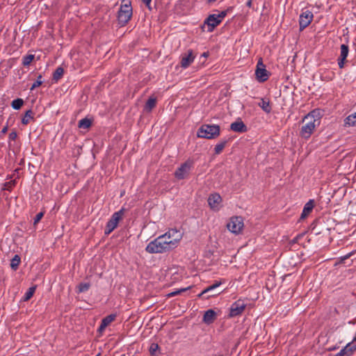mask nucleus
<instances>
[{
	"instance_id": "09e8293b",
	"label": "nucleus",
	"mask_w": 356,
	"mask_h": 356,
	"mask_svg": "<svg viewBox=\"0 0 356 356\" xmlns=\"http://www.w3.org/2000/svg\"><path fill=\"white\" fill-rule=\"evenodd\" d=\"M7 184H9V186H11V182H8Z\"/></svg>"
},
{
	"instance_id": "f8f14e48",
	"label": "nucleus",
	"mask_w": 356,
	"mask_h": 356,
	"mask_svg": "<svg viewBox=\"0 0 356 356\" xmlns=\"http://www.w3.org/2000/svg\"><path fill=\"white\" fill-rule=\"evenodd\" d=\"M222 197L218 193H213L209 196L208 204L213 211H219L221 207Z\"/></svg>"
},
{
	"instance_id": "37998d69",
	"label": "nucleus",
	"mask_w": 356,
	"mask_h": 356,
	"mask_svg": "<svg viewBox=\"0 0 356 356\" xmlns=\"http://www.w3.org/2000/svg\"><path fill=\"white\" fill-rule=\"evenodd\" d=\"M246 5L248 7L250 8L252 5V1H247Z\"/></svg>"
},
{
	"instance_id": "9b49d317",
	"label": "nucleus",
	"mask_w": 356,
	"mask_h": 356,
	"mask_svg": "<svg viewBox=\"0 0 356 356\" xmlns=\"http://www.w3.org/2000/svg\"><path fill=\"white\" fill-rule=\"evenodd\" d=\"M313 19V14L309 10L303 11L299 18L300 29L302 31L309 25Z\"/></svg>"
},
{
	"instance_id": "b1692460",
	"label": "nucleus",
	"mask_w": 356,
	"mask_h": 356,
	"mask_svg": "<svg viewBox=\"0 0 356 356\" xmlns=\"http://www.w3.org/2000/svg\"><path fill=\"white\" fill-rule=\"evenodd\" d=\"M91 124H92L91 120H90L87 118H85L79 121L78 126L79 128L88 129L91 126Z\"/></svg>"
},
{
	"instance_id": "412c9836",
	"label": "nucleus",
	"mask_w": 356,
	"mask_h": 356,
	"mask_svg": "<svg viewBox=\"0 0 356 356\" xmlns=\"http://www.w3.org/2000/svg\"><path fill=\"white\" fill-rule=\"evenodd\" d=\"M34 113L31 110H28L22 119V123L24 125L28 124L33 119Z\"/></svg>"
},
{
	"instance_id": "a878e982",
	"label": "nucleus",
	"mask_w": 356,
	"mask_h": 356,
	"mask_svg": "<svg viewBox=\"0 0 356 356\" xmlns=\"http://www.w3.org/2000/svg\"><path fill=\"white\" fill-rule=\"evenodd\" d=\"M63 74H64L63 68L61 67H58L56 69L55 72H54L53 79L56 81H58L63 76Z\"/></svg>"
},
{
	"instance_id": "473e14b6",
	"label": "nucleus",
	"mask_w": 356,
	"mask_h": 356,
	"mask_svg": "<svg viewBox=\"0 0 356 356\" xmlns=\"http://www.w3.org/2000/svg\"><path fill=\"white\" fill-rule=\"evenodd\" d=\"M42 75L40 74L38 76V79L37 80L33 83L32 86L31 87V90H33V89H35V88H38L40 86L42 85Z\"/></svg>"
},
{
	"instance_id": "9d476101",
	"label": "nucleus",
	"mask_w": 356,
	"mask_h": 356,
	"mask_svg": "<svg viewBox=\"0 0 356 356\" xmlns=\"http://www.w3.org/2000/svg\"><path fill=\"white\" fill-rule=\"evenodd\" d=\"M246 304L243 300H238L235 301L230 307L229 317H235L241 315L246 307Z\"/></svg>"
},
{
	"instance_id": "20e7f679",
	"label": "nucleus",
	"mask_w": 356,
	"mask_h": 356,
	"mask_svg": "<svg viewBox=\"0 0 356 356\" xmlns=\"http://www.w3.org/2000/svg\"><path fill=\"white\" fill-rule=\"evenodd\" d=\"M132 6L131 1H127L124 4L121 5L118 13V20L120 26L126 25L132 16Z\"/></svg>"
},
{
	"instance_id": "7c9ffc66",
	"label": "nucleus",
	"mask_w": 356,
	"mask_h": 356,
	"mask_svg": "<svg viewBox=\"0 0 356 356\" xmlns=\"http://www.w3.org/2000/svg\"><path fill=\"white\" fill-rule=\"evenodd\" d=\"M90 287V284L88 282L80 283L78 286V293H83L87 291Z\"/></svg>"
},
{
	"instance_id": "72a5a7b5",
	"label": "nucleus",
	"mask_w": 356,
	"mask_h": 356,
	"mask_svg": "<svg viewBox=\"0 0 356 356\" xmlns=\"http://www.w3.org/2000/svg\"><path fill=\"white\" fill-rule=\"evenodd\" d=\"M191 287H187V288H182V289H180L179 290H177V291H175L170 293L168 294V296H177L178 294H180L181 293L184 292V291H187L188 289H189Z\"/></svg>"
},
{
	"instance_id": "0eeeda50",
	"label": "nucleus",
	"mask_w": 356,
	"mask_h": 356,
	"mask_svg": "<svg viewBox=\"0 0 356 356\" xmlns=\"http://www.w3.org/2000/svg\"><path fill=\"white\" fill-rule=\"evenodd\" d=\"M193 165V160L188 159L175 170V177L179 180L185 179L189 175Z\"/></svg>"
},
{
	"instance_id": "7ed1b4c3",
	"label": "nucleus",
	"mask_w": 356,
	"mask_h": 356,
	"mask_svg": "<svg viewBox=\"0 0 356 356\" xmlns=\"http://www.w3.org/2000/svg\"><path fill=\"white\" fill-rule=\"evenodd\" d=\"M220 134V126L217 124H202L198 129L197 136L198 138L213 139Z\"/></svg>"
},
{
	"instance_id": "423d86ee",
	"label": "nucleus",
	"mask_w": 356,
	"mask_h": 356,
	"mask_svg": "<svg viewBox=\"0 0 356 356\" xmlns=\"http://www.w3.org/2000/svg\"><path fill=\"white\" fill-rule=\"evenodd\" d=\"M124 213V209L122 208L118 211L115 212L111 217L110 220L107 222L104 234L106 235L110 234L118 226L119 221L122 219Z\"/></svg>"
},
{
	"instance_id": "de8ad7c7",
	"label": "nucleus",
	"mask_w": 356,
	"mask_h": 356,
	"mask_svg": "<svg viewBox=\"0 0 356 356\" xmlns=\"http://www.w3.org/2000/svg\"><path fill=\"white\" fill-rule=\"evenodd\" d=\"M7 184H9V186H11V182H8Z\"/></svg>"
},
{
	"instance_id": "1a4fd4ad",
	"label": "nucleus",
	"mask_w": 356,
	"mask_h": 356,
	"mask_svg": "<svg viewBox=\"0 0 356 356\" xmlns=\"http://www.w3.org/2000/svg\"><path fill=\"white\" fill-rule=\"evenodd\" d=\"M227 227L229 232L234 234H238L243 227V221L241 217L239 216H234L229 219V221L227 224Z\"/></svg>"
},
{
	"instance_id": "aec40b11",
	"label": "nucleus",
	"mask_w": 356,
	"mask_h": 356,
	"mask_svg": "<svg viewBox=\"0 0 356 356\" xmlns=\"http://www.w3.org/2000/svg\"><path fill=\"white\" fill-rule=\"evenodd\" d=\"M259 106L265 113H270L271 112L272 108L270 106L269 101H267L265 99H261V102L259 103Z\"/></svg>"
},
{
	"instance_id": "c85d7f7f",
	"label": "nucleus",
	"mask_w": 356,
	"mask_h": 356,
	"mask_svg": "<svg viewBox=\"0 0 356 356\" xmlns=\"http://www.w3.org/2000/svg\"><path fill=\"white\" fill-rule=\"evenodd\" d=\"M23 104L24 100L21 98H17L12 102L11 106L14 109L18 110L22 106Z\"/></svg>"
},
{
	"instance_id": "5701e85b",
	"label": "nucleus",
	"mask_w": 356,
	"mask_h": 356,
	"mask_svg": "<svg viewBox=\"0 0 356 356\" xmlns=\"http://www.w3.org/2000/svg\"><path fill=\"white\" fill-rule=\"evenodd\" d=\"M21 262V258L18 254H15L10 261V267L13 270H16Z\"/></svg>"
},
{
	"instance_id": "393cba45",
	"label": "nucleus",
	"mask_w": 356,
	"mask_h": 356,
	"mask_svg": "<svg viewBox=\"0 0 356 356\" xmlns=\"http://www.w3.org/2000/svg\"><path fill=\"white\" fill-rule=\"evenodd\" d=\"M227 144V140H223L217 143L214 148L215 154H219L222 152Z\"/></svg>"
},
{
	"instance_id": "39448f33",
	"label": "nucleus",
	"mask_w": 356,
	"mask_h": 356,
	"mask_svg": "<svg viewBox=\"0 0 356 356\" xmlns=\"http://www.w3.org/2000/svg\"><path fill=\"white\" fill-rule=\"evenodd\" d=\"M227 14V10L209 15L204 21V25L207 26V31L212 32L215 27L222 22Z\"/></svg>"
},
{
	"instance_id": "8fccbe9b",
	"label": "nucleus",
	"mask_w": 356,
	"mask_h": 356,
	"mask_svg": "<svg viewBox=\"0 0 356 356\" xmlns=\"http://www.w3.org/2000/svg\"><path fill=\"white\" fill-rule=\"evenodd\" d=\"M96 356H101V354L98 353Z\"/></svg>"
},
{
	"instance_id": "a18cd8bd",
	"label": "nucleus",
	"mask_w": 356,
	"mask_h": 356,
	"mask_svg": "<svg viewBox=\"0 0 356 356\" xmlns=\"http://www.w3.org/2000/svg\"><path fill=\"white\" fill-rule=\"evenodd\" d=\"M202 56L204 57H207L208 56V53L207 52H204V53H203Z\"/></svg>"
},
{
	"instance_id": "ea45409f",
	"label": "nucleus",
	"mask_w": 356,
	"mask_h": 356,
	"mask_svg": "<svg viewBox=\"0 0 356 356\" xmlns=\"http://www.w3.org/2000/svg\"><path fill=\"white\" fill-rule=\"evenodd\" d=\"M106 326L105 325H104V324L101 322V324H100V325L99 327L98 330L100 332H103L106 329Z\"/></svg>"
},
{
	"instance_id": "dca6fc26",
	"label": "nucleus",
	"mask_w": 356,
	"mask_h": 356,
	"mask_svg": "<svg viewBox=\"0 0 356 356\" xmlns=\"http://www.w3.org/2000/svg\"><path fill=\"white\" fill-rule=\"evenodd\" d=\"M315 206V202L314 200H309L304 206L302 212L300 216V219L303 220L306 218L310 213L312 211L314 207Z\"/></svg>"
},
{
	"instance_id": "c03bdc74",
	"label": "nucleus",
	"mask_w": 356,
	"mask_h": 356,
	"mask_svg": "<svg viewBox=\"0 0 356 356\" xmlns=\"http://www.w3.org/2000/svg\"><path fill=\"white\" fill-rule=\"evenodd\" d=\"M218 293H213V294H211V295H209L207 297V298H209V297H211V296H216L218 295Z\"/></svg>"
},
{
	"instance_id": "f03ea898",
	"label": "nucleus",
	"mask_w": 356,
	"mask_h": 356,
	"mask_svg": "<svg viewBox=\"0 0 356 356\" xmlns=\"http://www.w3.org/2000/svg\"><path fill=\"white\" fill-rule=\"evenodd\" d=\"M315 113L316 111H313L306 115L302 119L304 124L302 126L300 131V136L301 138L306 140L309 139L316 127L319 125L320 120L318 118H316Z\"/></svg>"
},
{
	"instance_id": "4468645a",
	"label": "nucleus",
	"mask_w": 356,
	"mask_h": 356,
	"mask_svg": "<svg viewBox=\"0 0 356 356\" xmlns=\"http://www.w3.org/2000/svg\"><path fill=\"white\" fill-rule=\"evenodd\" d=\"M340 49L341 52L340 56L338 58V65L341 69L344 67V61L348 55L349 49L348 45L344 44L341 45Z\"/></svg>"
},
{
	"instance_id": "c9c22d12",
	"label": "nucleus",
	"mask_w": 356,
	"mask_h": 356,
	"mask_svg": "<svg viewBox=\"0 0 356 356\" xmlns=\"http://www.w3.org/2000/svg\"><path fill=\"white\" fill-rule=\"evenodd\" d=\"M43 216H44V213L43 212L38 213L35 216V217L34 218V221H33L34 225H35L38 222H39V221L41 220V218L43 217Z\"/></svg>"
},
{
	"instance_id": "2f4dec72",
	"label": "nucleus",
	"mask_w": 356,
	"mask_h": 356,
	"mask_svg": "<svg viewBox=\"0 0 356 356\" xmlns=\"http://www.w3.org/2000/svg\"><path fill=\"white\" fill-rule=\"evenodd\" d=\"M34 59V55L29 54L23 57L22 58V64L24 66L29 65Z\"/></svg>"
},
{
	"instance_id": "79ce46f5",
	"label": "nucleus",
	"mask_w": 356,
	"mask_h": 356,
	"mask_svg": "<svg viewBox=\"0 0 356 356\" xmlns=\"http://www.w3.org/2000/svg\"><path fill=\"white\" fill-rule=\"evenodd\" d=\"M337 348V346H333V347H330V348H328V350H329L330 351H332V350H336Z\"/></svg>"
},
{
	"instance_id": "6ab92c4d",
	"label": "nucleus",
	"mask_w": 356,
	"mask_h": 356,
	"mask_svg": "<svg viewBox=\"0 0 356 356\" xmlns=\"http://www.w3.org/2000/svg\"><path fill=\"white\" fill-rule=\"evenodd\" d=\"M222 284V282H216L214 284H213L211 286H207L206 289H204L199 295L198 297H202L204 294H206L209 292L213 291L214 289H216L217 287L220 286Z\"/></svg>"
},
{
	"instance_id": "f257e3e1",
	"label": "nucleus",
	"mask_w": 356,
	"mask_h": 356,
	"mask_svg": "<svg viewBox=\"0 0 356 356\" xmlns=\"http://www.w3.org/2000/svg\"><path fill=\"white\" fill-rule=\"evenodd\" d=\"M183 237V233L177 229H170L165 234L150 241L145 248L147 252L159 254L176 248Z\"/></svg>"
},
{
	"instance_id": "f704fd0d",
	"label": "nucleus",
	"mask_w": 356,
	"mask_h": 356,
	"mask_svg": "<svg viewBox=\"0 0 356 356\" xmlns=\"http://www.w3.org/2000/svg\"><path fill=\"white\" fill-rule=\"evenodd\" d=\"M158 349H159V345L157 343H152L149 347L150 354L154 355Z\"/></svg>"
},
{
	"instance_id": "58836bf2",
	"label": "nucleus",
	"mask_w": 356,
	"mask_h": 356,
	"mask_svg": "<svg viewBox=\"0 0 356 356\" xmlns=\"http://www.w3.org/2000/svg\"><path fill=\"white\" fill-rule=\"evenodd\" d=\"M16 137H17V134L15 132H11L9 134V138L11 140H15L16 138Z\"/></svg>"
},
{
	"instance_id": "ddd939ff",
	"label": "nucleus",
	"mask_w": 356,
	"mask_h": 356,
	"mask_svg": "<svg viewBox=\"0 0 356 356\" xmlns=\"http://www.w3.org/2000/svg\"><path fill=\"white\" fill-rule=\"evenodd\" d=\"M195 59V56L193 54V50L189 49L187 51V54L183 56L181 60V66L183 68H187Z\"/></svg>"
},
{
	"instance_id": "a19ab883",
	"label": "nucleus",
	"mask_w": 356,
	"mask_h": 356,
	"mask_svg": "<svg viewBox=\"0 0 356 356\" xmlns=\"http://www.w3.org/2000/svg\"><path fill=\"white\" fill-rule=\"evenodd\" d=\"M7 130H8L7 127H3V128L2 129V130H1V133L5 134V133L7 131Z\"/></svg>"
},
{
	"instance_id": "4be33fe9",
	"label": "nucleus",
	"mask_w": 356,
	"mask_h": 356,
	"mask_svg": "<svg viewBox=\"0 0 356 356\" xmlns=\"http://www.w3.org/2000/svg\"><path fill=\"white\" fill-rule=\"evenodd\" d=\"M344 123L346 125L348 126H356V112L349 115L347 118H346Z\"/></svg>"
},
{
	"instance_id": "c756f323",
	"label": "nucleus",
	"mask_w": 356,
	"mask_h": 356,
	"mask_svg": "<svg viewBox=\"0 0 356 356\" xmlns=\"http://www.w3.org/2000/svg\"><path fill=\"white\" fill-rule=\"evenodd\" d=\"M115 314H110L102 320V323L106 327L115 319Z\"/></svg>"
},
{
	"instance_id": "2eb2a0df",
	"label": "nucleus",
	"mask_w": 356,
	"mask_h": 356,
	"mask_svg": "<svg viewBox=\"0 0 356 356\" xmlns=\"http://www.w3.org/2000/svg\"><path fill=\"white\" fill-rule=\"evenodd\" d=\"M230 129L233 131L238 133H244L247 131V127L241 120L234 122L230 125Z\"/></svg>"
},
{
	"instance_id": "4c0bfd02",
	"label": "nucleus",
	"mask_w": 356,
	"mask_h": 356,
	"mask_svg": "<svg viewBox=\"0 0 356 356\" xmlns=\"http://www.w3.org/2000/svg\"><path fill=\"white\" fill-rule=\"evenodd\" d=\"M334 356H348L344 348H343L338 353H337Z\"/></svg>"
},
{
	"instance_id": "49530a36",
	"label": "nucleus",
	"mask_w": 356,
	"mask_h": 356,
	"mask_svg": "<svg viewBox=\"0 0 356 356\" xmlns=\"http://www.w3.org/2000/svg\"><path fill=\"white\" fill-rule=\"evenodd\" d=\"M349 256H350V254H348V255L345 256V257H344V259H347V258H348V257H349Z\"/></svg>"
},
{
	"instance_id": "6e6552de",
	"label": "nucleus",
	"mask_w": 356,
	"mask_h": 356,
	"mask_svg": "<svg viewBox=\"0 0 356 356\" xmlns=\"http://www.w3.org/2000/svg\"><path fill=\"white\" fill-rule=\"evenodd\" d=\"M270 75V73L266 70V65L264 64L262 58H260L257 63L255 70L256 79L259 83L266 81Z\"/></svg>"
},
{
	"instance_id": "f3484780",
	"label": "nucleus",
	"mask_w": 356,
	"mask_h": 356,
	"mask_svg": "<svg viewBox=\"0 0 356 356\" xmlns=\"http://www.w3.org/2000/svg\"><path fill=\"white\" fill-rule=\"evenodd\" d=\"M216 318V313L213 309H208L203 316V322L207 325L212 323Z\"/></svg>"
},
{
	"instance_id": "cd10ccee",
	"label": "nucleus",
	"mask_w": 356,
	"mask_h": 356,
	"mask_svg": "<svg viewBox=\"0 0 356 356\" xmlns=\"http://www.w3.org/2000/svg\"><path fill=\"white\" fill-rule=\"evenodd\" d=\"M156 103V100L154 97H150L146 102L145 108L148 111H151L153 108L155 107Z\"/></svg>"
},
{
	"instance_id": "e433bc0d",
	"label": "nucleus",
	"mask_w": 356,
	"mask_h": 356,
	"mask_svg": "<svg viewBox=\"0 0 356 356\" xmlns=\"http://www.w3.org/2000/svg\"><path fill=\"white\" fill-rule=\"evenodd\" d=\"M143 3L145 5V6L147 7L148 9L150 10L152 9V3H154V7L156 6V1H143Z\"/></svg>"
},
{
	"instance_id": "a211bd4d",
	"label": "nucleus",
	"mask_w": 356,
	"mask_h": 356,
	"mask_svg": "<svg viewBox=\"0 0 356 356\" xmlns=\"http://www.w3.org/2000/svg\"><path fill=\"white\" fill-rule=\"evenodd\" d=\"M345 350L348 356H352L356 350V336L353 340L348 343L344 347Z\"/></svg>"
},
{
	"instance_id": "bb28decb",
	"label": "nucleus",
	"mask_w": 356,
	"mask_h": 356,
	"mask_svg": "<svg viewBox=\"0 0 356 356\" xmlns=\"http://www.w3.org/2000/svg\"><path fill=\"white\" fill-rule=\"evenodd\" d=\"M36 286H33L30 287L28 291L25 293L23 300L24 301H28L29 299L31 298V297L33 296V293H35Z\"/></svg>"
}]
</instances>
